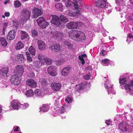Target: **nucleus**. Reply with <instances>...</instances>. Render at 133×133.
<instances>
[{
    "mask_svg": "<svg viewBox=\"0 0 133 133\" xmlns=\"http://www.w3.org/2000/svg\"><path fill=\"white\" fill-rule=\"evenodd\" d=\"M10 13L9 12H5V15L6 17H9L10 16Z\"/></svg>",
    "mask_w": 133,
    "mask_h": 133,
    "instance_id": "0e129e2a",
    "label": "nucleus"
},
{
    "mask_svg": "<svg viewBox=\"0 0 133 133\" xmlns=\"http://www.w3.org/2000/svg\"><path fill=\"white\" fill-rule=\"evenodd\" d=\"M9 69L8 67L2 68L0 69V74H2L3 76L5 77L7 76V74L9 71Z\"/></svg>",
    "mask_w": 133,
    "mask_h": 133,
    "instance_id": "5701e85b",
    "label": "nucleus"
},
{
    "mask_svg": "<svg viewBox=\"0 0 133 133\" xmlns=\"http://www.w3.org/2000/svg\"><path fill=\"white\" fill-rule=\"evenodd\" d=\"M41 62L38 61H36L34 62L33 65H31V66L33 69L37 68H38L41 67V65L42 64V63H41Z\"/></svg>",
    "mask_w": 133,
    "mask_h": 133,
    "instance_id": "b1692460",
    "label": "nucleus"
},
{
    "mask_svg": "<svg viewBox=\"0 0 133 133\" xmlns=\"http://www.w3.org/2000/svg\"><path fill=\"white\" fill-rule=\"evenodd\" d=\"M21 79L17 75H12L11 77V83L15 85H17L20 83Z\"/></svg>",
    "mask_w": 133,
    "mask_h": 133,
    "instance_id": "1a4fd4ad",
    "label": "nucleus"
},
{
    "mask_svg": "<svg viewBox=\"0 0 133 133\" xmlns=\"http://www.w3.org/2000/svg\"><path fill=\"white\" fill-rule=\"evenodd\" d=\"M44 63L45 62L46 65H50L51 64L52 60L49 58H45L44 59V61H43Z\"/></svg>",
    "mask_w": 133,
    "mask_h": 133,
    "instance_id": "72a5a7b5",
    "label": "nucleus"
},
{
    "mask_svg": "<svg viewBox=\"0 0 133 133\" xmlns=\"http://www.w3.org/2000/svg\"><path fill=\"white\" fill-rule=\"evenodd\" d=\"M105 123H106L107 125L108 126L109 125L111 124V121H110V120L106 121Z\"/></svg>",
    "mask_w": 133,
    "mask_h": 133,
    "instance_id": "e2e57ef3",
    "label": "nucleus"
},
{
    "mask_svg": "<svg viewBox=\"0 0 133 133\" xmlns=\"http://www.w3.org/2000/svg\"><path fill=\"white\" fill-rule=\"evenodd\" d=\"M86 87V84L84 83H82L80 84L77 85L75 88L77 91L79 92L80 91L85 89Z\"/></svg>",
    "mask_w": 133,
    "mask_h": 133,
    "instance_id": "aec40b11",
    "label": "nucleus"
},
{
    "mask_svg": "<svg viewBox=\"0 0 133 133\" xmlns=\"http://www.w3.org/2000/svg\"><path fill=\"white\" fill-rule=\"evenodd\" d=\"M14 5L16 8H18L21 5V3L19 1L17 0L15 1Z\"/></svg>",
    "mask_w": 133,
    "mask_h": 133,
    "instance_id": "3c124183",
    "label": "nucleus"
},
{
    "mask_svg": "<svg viewBox=\"0 0 133 133\" xmlns=\"http://www.w3.org/2000/svg\"><path fill=\"white\" fill-rule=\"evenodd\" d=\"M75 2V4L74 3V4H72V5H74V6L75 7V8L76 9V12H78V11H79V12L80 13V11L78 9H79V6L78 5V4H77V1H74Z\"/></svg>",
    "mask_w": 133,
    "mask_h": 133,
    "instance_id": "a18cd8bd",
    "label": "nucleus"
},
{
    "mask_svg": "<svg viewBox=\"0 0 133 133\" xmlns=\"http://www.w3.org/2000/svg\"><path fill=\"white\" fill-rule=\"evenodd\" d=\"M32 12L34 13L33 17L35 18H37L42 14V12L40 9L35 7L33 9Z\"/></svg>",
    "mask_w": 133,
    "mask_h": 133,
    "instance_id": "f8f14e48",
    "label": "nucleus"
},
{
    "mask_svg": "<svg viewBox=\"0 0 133 133\" xmlns=\"http://www.w3.org/2000/svg\"><path fill=\"white\" fill-rule=\"evenodd\" d=\"M125 121L127 123L123 121L119 124L118 128L125 133H130L131 130L129 128V125L133 123V118L130 117L128 119L127 118Z\"/></svg>",
    "mask_w": 133,
    "mask_h": 133,
    "instance_id": "f257e3e1",
    "label": "nucleus"
},
{
    "mask_svg": "<svg viewBox=\"0 0 133 133\" xmlns=\"http://www.w3.org/2000/svg\"><path fill=\"white\" fill-rule=\"evenodd\" d=\"M38 49L40 50H44L46 49V46L44 42L42 41L39 40L38 42Z\"/></svg>",
    "mask_w": 133,
    "mask_h": 133,
    "instance_id": "a211bd4d",
    "label": "nucleus"
},
{
    "mask_svg": "<svg viewBox=\"0 0 133 133\" xmlns=\"http://www.w3.org/2000/svg\"><path fill=\"white\" fill-rule=\"evenodd\" d=\"M107 8V9L108 10V13H109H109L111 12V10L112 9V7L111 6H109V5L107 4V6L105 8Z\"/></svg>",
    "mask_w": 133,
    "mask_h": 133,
    "instance_id": "5fc2aeb1",
    "label": "nucleus"
},
{
    "mask_svg": "<svg viewBox=\"0 0 133 133\" xmlns=\"http://www.w3.org/2000/svg\"><path fill=\"white\" fill-rule=\"evenodd\" d=\"M31 14V13L29 10L23 9L21 11V19L23 21L28 20L30 18Z\"/></svg>",
    "mask_w": 133,
    "mask_h": 133,
    "instance_id": "20e7f679",
    "label": "nucleus"
},
{
    "mask_svg": "<svg viewBox=\"0 0 133 133\" xmlns=\"http://www.w3.org/2000/svg\"><path fill=\"white\" fill-rule=\"evenodd\" d=\"M65 101L66 103L68 104L71 102L72 101V98L71 96V95L68 96L65 99Z\"/></svg>",
    "mask_w": 133,
    "mask_h": 133,
    "instance_id": "e433bc0d",
    "label": "nucleus"
},
{
    "mask_svg": "<svg viewBox=\"0 0 133 133\" xmlns=\"http://www.w3.org/2000/svg\"><path fill=\"white\" fill-rule=\"evenodd\" d=\"M28 76L31 78H33L35 76L34 73L31 71H29L27 73Z\"/></svg>",
    "mask_w": 133,
    "mask_h": 133,
    "instance_id": "09e8293b",
    "label": "nucleus"
},
{
    "mask_svg": "<svg viewBox=\"0 0 133 133\" xmlns=\"http://www.w3.org/2000/svg\"><path fill=\"white\" fill-rule=\"evenodd\" d=\"M66 107L65 106H64L62 107L60 111L61 113H64L65 111V110H66Z\"/></svg>",
    "mask_w": 133,
    "mask_h": 133,
    "instance_id": "4d7b16f0",
    "label": "nucleus"
},
{
    "mask_svg": "<svg viewBox=\"0 0 133 133\" xmlns=\"http://www.w3.org/2000/svg\"><path fill=\"white\" fill-rule=\"evenodd\" d=\"M41 111L43 112L47 111L49 109V107L48 104H43L42 106L40 108Z\"/></svg>",
    "mask_w": 133,
    "mask_h": 133,
    "instance_id": "393cba45",
    "label": "nucleus"
},
{
    "mask_svg": "<svg viewBox=\"0 0 133 133\" xmlns=\"http://www.w3.org/2000/svg\"><path fill=\"white\" fill-rule=\"evenodd\" d=\"M55 6L56 9L61 10L62 8V4L61 3H58L56 4Z\"/></svg>",
    "mask_w": 133,
    "mask_h": 133,
    "instance_id": "49530a36",
    "label": "nucleus"
},
{
    "mask_svg": "<svg viewBox=\"0 0 133 133\" xmlns=\"http://www.w3.org/2000/svg\"><path fill=\"white\" fill-rule=\"evenodd\" d=\"M68 35L70 37L76 41H80V40H84L85 39L84 33L79 31L71 30L69 32Z\"/></svg>",
    "mask_w": 133,
    "mask_h": 133,
    "instance_id": "f03ea898",
    "label": "nucleus"
},
{
    "mask_svg": "<svg viewBox=\"0 0 133 133\" xmlns=\"http://www.w3.org/2000/svg\"><path fill=\"white\" fill-rule=\"evenodd\" d=\"M52 19L51 21L52 24L57 26H59L61 25L59 17L56 15H52Z\"/></svg>",
    "mask_w": 133,
    "mask_h": 133,
    "instance_id": "6e6552de",
    "label": "nucleus"
},
{
    "mask_svg": "<svg viewBox=\"0 0 133 133\" xmlns=\"http://www.w3.org/2000/svg\"><path fill=\"white\" fill-rule=\"evenodd\" d=\"M51 36L54 38H58V39L60 40V41L62 42L69 49H72L73 47V45L69 41H66L64 39H63V34L60 32L58 31L52 32L51 33Z\"/></svg>",
    "mask_w": 133,
    "mask_h": 133,
    "instance_id": "7ed1b4c3",
    "label": "nucleus"
},
{
    "mask_svg": "<svg viewBox=\"0 0 133 133\" xmlns=\"http://www.w3.org/2000/svg\"><path fill=\"white\" fill-rule=\"evenodd\" d=\"M96 6L99 8H104L107 6L106 0H93Z\"/></svg>",
    "mask_w": 133,
    "mask_h": 133,
    "instance_id": "0eeeda50",
    "label": "nucleus"
},
{
    "mask_svg": "<svg viewBox=\"0 0 133 133\" xmlns=\"http://www.w3.org/2000/svg\"><path fill=\"white\" fill-rule=\"evenodd\" d=\"M110 62L109 59H103L102 61V63L104 66H107L110 63Z\"/></svg>",
    "mask_w": 133,
    "mask_h": 133,
    "instance_id": "473e14b6",
    "label": "nucleus"
},
{
    "mask_svg": "<svg viewBox=\"0 0 133 133\" xmlns=\"http://www.w3.org/2000/svg\"><path fill=\"white\" fill-rule=\"evenodd\" d=\"M71 69V67L70 66L65 67L61 71L62 75L64 76H67L69 73L70 69Z\"/></svg>",
    "mask_w": 133,
    "mask_h": 133,
    "instance_id": "4be33fe9",
    "label": "nucleus"
},
{
    "mask_svg": "<svg viewBox=\"0 0 133 133\" xmlns=\"http://www.w3.org/2000/svg\"><path fill=\"white\" fill-rule=\"evenodd\" d=\"M15 32L14 30H12L10 31L7 36L8 39L10 40L13 39L15 37Z\"/></svg>",
    "mask_w": 133,
    "mask_h": 133,
    "instance_id": "412c9836",
    "label": "nucleus"
},
{
    "mask_svg": "<svg viewBox=\"0 0 133 133\" xmlns=\"http://www.w3.org/2000/svg\"><path fill=\"white\" fill-rule=\"evenodd\" d=\"M25 54L26 56L27 62L28 63L32 62V59L31 57L30 53L27 51L25 52Z\"/></svg>",
    "mask_w": 133,
    "mask_h": 133,
    "instance_id": "7c9ffc66",
    "label": "nucleus"
},
{
    "mask_svg": "<svg viewBox=\"0 0 133 133\" xmlns=\"http://www.w3.org/2000/svg\"><path fill=\"white\" fill-rule=\"evenodd\" d=\"M79 11L77 12H72L69 10H68L66 11L65 13L69 16H71L74 17H78L79 16L81 15V13Z\"/></svg>",
    "mask_w": 133,
    "mask_h": 133,
    "instance_id": "f3484780",
    "label": "nucleus"
},
{
    "mask_svg": "<svg viewBox=\"0 0 133 133\" xmlns=\"http://www.w3.org/2000/svg\"><path fill=\"white\" fill-rule=\"evenodd\" d=\"M25 94L27 97H30L33 95L34 93L33 90H29L26 91Z\"/></svg>",
    "mask_w": 133,
    "mask_h": 133,
    "instance_id": "c9c22d12",
    "label": "nucleus"
},
{
    "mask_svg": "<svg viewBox=\"0 0 133 133\" xmlns=\"http://www.w3.org/2000/svg\"><path fill=\"white\" fill-rule=\"evenodd\" d=\"M38 59L41 62V63L44 64L43 61H44V59L45 58L43 55L42 54H39L38 56Z\"/></svg>",
    "mask_w": 133,
    "mask_h": 133,
    "instance_id": "4c0bfd02",
    "label": "nucleus"
},
{
    "mask_svg": "<svg viewBox=\"0 0 133 133\" xmlns=\"http://www.w3.org/2000/svg\"><path fill=\"white\" fill-rule=\"evenodd\" d=\"M9 24V22L8 21H6V22H4L3 23V34H5V31Z\"/></svg>",
    "mask_w": 133,
    "mask_h": 133,
    "instance_id": "a19ab883",
    "label": "nucleus"
},
{
    "mask_svg": "<svg viewBox=\"0 0 133 133\" xmlns=\"http://www.w3.org/2000/svg\"><path fill=\"white\" fill-rule=\"evenodd\" d=\"M17 58L18 61H21L22 62H24L25 61V58L24 57L23 55L19 54L17 56Z\"/></svg>",
    "mask_w": 133,
    "mask_h": 133,
    "instance_id": "58836bf2",
    "label": "nucleus"
},
{
    "mask_svg": "<svg viewBox=\"0 0 133 133\" xmlns=\"http://www.w3.org/2000/svg\"><path fill=\"white\" fill-rule=\"evenodd\" d=\"M32 36L34 37L36 36L37 35V32L34 30H32Z\"/></svg>",
    "mask_w": 133,
    "mask_h": 133,
    "instance_id": "6e6d98bb",
    "label": "nucleus"
},
{
    "mask_svg": "<svg viewBox=\"0 0 133 133\" xmlns=\"http://www.w3.org/2000/svg\"><path fill=\"white\" fill-rule=\"evenodd\" d=\"M44 21L43 17H40L37 20V21L38 25L40 26Z\"/></svg>",
    "mask_w": 133,
    "mask_h": 133,
    "instance_id": "37998d69",
    "label": "nucleus"
},
{
    "mask_svg": "<svg viewBox=\"0 0 133 133\" xmlns=\"http://www.w3.org/2000/svg\"><path fill=\"white\" fill-rule=\"evenodd\" d=\"M24 46V44L21 42H19L17 44L16 46V49L18 50L23 48Z\"/></svg>",
    "mask_w": 133,
    "mask_h": 133,
    "instance_id": "2f4dec72",
    "label": "nucleus"
},
{
    "mask_svg": "<svg viewBox=\"0 0 133 133\" xmlns=\"http://www.w3.org/2000/svg\"><path fill=\"white\" fill-rule=\"evenodd\" d=\"M20 103L16 100H13L11 102V106L14 109L18 110L20 108Z\"/></svg>",
    "mask_w": 133,
    "mask_h": 133,
    "instance_id": "ddd939ff",
    "label": "nucleus"
},
{
    "mask_svg": "<svg viewBox=\"0 0 133 133\" xmlns=\"http://www.w3.org/2000/svg\"><path fill=\"white\" fill-rule=\"evenodd\" d=\"M54 99L55 100V102H58V101L60 98L59 96L57 94H56L54 97Z\"/></svg>",
    "mask_w": 133,
    "mask_h": 133,
    "instance_id": "864d4df0",
    "label": "nucleus"
},
{
    "mask_svg": "<svg viewBox=\"0 0 133 133\" xmlns=\"http://www.w3.org/2000/svg\"><path fill=\"white\" fill-rule=\"evenodd\" d=\"M49 74L52 76H55L57 75L56 67L55 66H51L48 69Z\"/></svg>",
    "mask_w": 133,
    "mask_h": 133,
    "instance_id": "9d476101",
    "label": "nucleus"
},
{
    "mask_svg": "<svg viewBox=\"0 0 133 133\" xmlns=\"http://www.w3.org/2000/svg\"><path fill=\"white\" fill-rule=\"evenodd\" d=\"M86 56L85 54H82L78 56L79 60L81 61L82 65H84L85 63L83 58L86 57Z\"/></svg>",
    "mask_w": 133,
    "mask_h": 133,
    "instance_id": "c756f323",
    "label": "nucleus"
},
{
    "mask_svg": "<svg viewBox=\"0 0 133 133\" xmlns=\"http://www.w3.org/2000/svg\"><path fill=\"white\" fill-rule=\"evenodd\" d=\"M50 49L55 52H57L59 51L60 47L59 45L56 43H53L49 47Z\"/></svg>",
    "mask_w": 133,
    "mask_h": 133,
    "instance_id": "2eb2a0df",
    "label": "nucleus"
},
{
    "mask_svg": "<svg viewBox=\"0 0 133 133\" xmlns=\"http://www.w3.org/2000/svg\"><path fill=\"white\" fill-rule=\"evenodd\" d=\"M29 104L27 103H25L24 104H21L20 108L23 109H25L27 108L29 106Z\"/></svg>",
    "mask_w": 133,
    "mask_h": 133,
    "instance_id": "de8ad7c7",
    "label": "nucleus"
},
{
    "mask_svg": "<svg viewBox=\"0 0 133 133\" xmlns=\"http://www.w3.org/2000/svg\"><path fill=\"white\" fill-rule=\"evenodd\" d=\"M21 39L22 40H23L24 39L26 38L28 35V33L25 31H21Z\"/></svg>",
    "mask_w": 133,
    "mask_h": 133,
    "instance_id": "c85d7f7f",
    "label": "nucleus"
},
{
    "mask_svg": "<svg viewBox=\"0 0 133 133\" xmlns=\"http://www.w3.org/2000/svg\"><path fill=\"white\" fill-rule=\"evenodd\" d=\"M35 95L37 97L42 96L41 90L39 89L35 90Z\"/></svg>",
    "mask_w": 133,
    "mask_h": 133,
    "instance_id": "79ce46f5",
    "label": "nucleus"
},
{
    "mask_svg": "<svg viewBox=\"0 0 133 133\" xmlns=\"http://www.w3.org/2000/svg\"><path fill=\"white\" fill-rule=\"evenodd\" d=\"M51 87L52 89L54 91H57L61 88V84L59 83L53 82L51 84Z\"/></svg>",
    "mask_w": 133,
    "mask_h": 133,
    "instance_id": "4468645a",
    "label": "nucleus"
},
{
    "mask_svg": "<svg viewBox=\"0 0 133 133\" xmlns=\"http://www.w3.org/2000/svg\"><path fill=\"white\" fill-rule=\"evenodd\" d=\"M65 5L66 7H69L71 5H72V4H74V3L72 2L70 0H65Z\"/></svg>",
    "mask_w": 133,
    "mask_h": 133,
    "instance_id": "ea45409f",
    "label": "nucleus"
},
{
    "mask_svg": "<svg viewBox=\"0 0 133 133\" xmlns=\"http://www.w3.org/2000/svg\"><path fill=\"white\" fill-rule=\"evenodd\" d=\"M60 60L62 64L63 63L65 62V60L63 58H61Z\"/></svg>",
    "mask_w": 133,
    "mask_h": 133,
    "instance_id": "69168bd1",
    "label": "nucleus"
},
{
    "mask_svg": "<svg viewBox=\"0 0 133 133\" xmlns=\"http://www.w3.org/2000/svg\"><path fill=\"white\" fill-rule=\"evenodd\" d=\"M128 36L130 38H131L133 37V35L130 34H128Z\"/></svg>",
    "mask_w": 133,
    "mask_h": 133,
    "instance_id": "338daca9",
    "label": "nucleus"
},
{
    "mask_svg": "<svg viewBox=\"0 0 133 133\" xmlns=\"http://www.w3.org/2000/svg\"><path fill=\"white\" fill-rule=\"evenodd\" d=\"M29 51L31 54L34 56H35L36 55V50L32 46H31L28 49Z\"/></svg>",
    "mask_w": 133,
    "mask_h": 133,
    "instance_id": "f704fd0d",
    "label": "nucleus"
},
{
    "mask_svg": "<svg viewBox=\"0 0 133 133\" xmlns=\"http://www.w3.org/2000/svg\"><path fill=\"white\" fill-rule=\"evenodd\" d=\"M24 71V68L21 65L17 66L14 70V72L18 76H21L23 75Z\"/></svg>",
    "mask_w": 133,
    "mask_h": 133,
    "instance_id": "9b49d317",
    "label": "nucleus"
},
{
    "mask_svg": "<svg viewBox=\"0 0 133 133\" xmlns=\"http://www.w3.org/2000/svg\"><path fill=\"white\" fill-rule=\"evenodd\" d=\"M122 76H123L120 77L119 81L120 84L124 85L126 82L127 79L126 77L125 76H123V77H122Z\"/></svg>",
    "mask_w": 133,
    "mask_h": 133,
    "instance_id": "cd10ccee",
    "label": "nucleus"
},
{
    "mask_svg": "<svg viewBox=\"0 0 133 133\" xmlns=\"http://www.w3.org/2000/svg\"><path fill=\"white\" fill-rule=\"evenodd\" d=\"M19 127H16V128H15L14 130V131H18V129L19 128Z\"/></svg>",
    "mask_w": 133,
    "mask_h": 133,
    "instance_id": "774afa93",
    "label": "nucleus"
},
{
    "mask_svg": "<svg viewBox=\"0 0 133 133\" xmlns=\"http://www.w3.org/2000/svg\"><path fill=\"white\" fill-rule=\"evenodd\" d=\"M27 85L32 88H34L37 86L36 81L33 79H30L27 80L26 81Z\"/></svg>",
    "mask_w": 133,
    "mask_h": 133,
    "instance_id": "dca6fc26",
    "label": "nucleus"
},
{
    "mask_svg": "<svg viewBox=\"0 0 133 133\" xmlns=\"http://www.w3.org/2000/svg\"><path fill=\"white\" fill-rule=\"evenodd\" d=\"M124 87L127 93L133 95V81H131L128 84L126 83Z\"/></svg>",
    "mask_w": 133,
    "mask_h": 133,
    "instance_id": "423d86ee",
    "label": "nucleus"
},
{
    "mask_svg": "<svg viewBox=\"0 0 133 133\" xmlns=\"http://www.w3.org/2000/svg\"><path fill=\"white\" fill-rule=\"evenodd\" d=\"M40 82L41 84L43 85H45L48 83L47 81L44 79H42L40 80Z\"/></svg>",
    "mask_w": 133,
    "mask_h": 133,
    "instance_id": "8fccbe9b",
    "label": "nucleus"
},
{
    "mask_svg": "<svg viewBox=\"0 0 133 133\" xmlns=\"http://www.w3.org/2000/svg\"><path fill=\"white\" fill-rule=\"evenodd\" d=\"M49 24V23L48 22H46L44 20V21H43L42 23L40 26L41 28H44L48 26Z\"/></svg>",
    "mask_w": 133,
    "mask_h": 133,
    "instance_id": "c03bdc74",
    "label": "nucleus"
},
{
    "mask_svg": "<svg viewBox=\"0 0 133 133\" xmlns=\"http://www.w3.org/2000/svg\"><path fill=\"white\" fill-rule=\"evenodd\" d=\"M112 84H111L110 81L107 80L104 83V86L106 89H107L109 94L110 93L112 94H115V91L114 90L112 87Z\"/></svg>",
    "mask_w": 133,
    "mask_h": 133,
    "instance_id": "39448f33",
    "label": "nucleus"
},
{
    "mask_svg": "<svg viewBox=\"0 0 133 133\" xmlns=\"http://www.w3.org/2000/svg\"><path fill=\"white\" fill-rule=\"evenodd\" d=\"M59 17L60 19V22H61V25L63 24V23H65L68 21V19L64 15H61Z\"/></svg>",
    "mask_w": 133,
    "mask_h": 133,
    "instance_id": "bb28decb",
    "label": "nucleus"
},
{
    "mask_svg": "<svg viewBox=\"0 0 133 133\" xmlns=\"http://www.w3.org/2000/svg\"><path fill=\"white\" fill-rule=\"evenodd\" d=\"M107 53V51H105L104 50H102L101 52H100V55L104 56Z\"/></svg>",
    "mask_w": 133,
    "mask_h": 133,
    "instance_id": "13d9d810",
    "label": "nucleus"
},
{
    "mask_svg": "<svg viewBox=\"0 0 133 133\" xmlns=\"http://www.w3.org/2000/svg\"><path fill=\"white\" fill-rule=\"evenodd\" d=\"M77 23L73 22H71L66 25V26L68 28L70 29H76L77 28Z\"/></svg>",
    "mask_w": 133,
    "mask_h": 133,
    "instance_id": "6ab92c4d",
    "label": "nucleus"
},
{
    "mask_svg": "<svg viewBox=\"0 0 133 133\" xmlns=\"http://www.w3.org/2000/svg\"><path fill=\"white\" fill-rule=\"evenodd\" d=\"M124 8V6L122 5H120L119 7H117L116 8V9L117 11H121V9H122L123 8Z\"/></svg>",
    "mask_w": 133,
    "mask_h": 133,
    "instance_id": "603ef678",
    "label": "nucleus"
},
{
    "mask_svg": "<svg viewBox=\"0 0 133 133\" xmlns=\"http://www.w3.org/2000/svg\"><path fill=\"white\" fill-rule=\"evenodd\" d=\"M56 65L58 66L62 64L60 59L56 61Z\"/></svg>",
    "mask_w": 133,
    "mask_h": 133,
    "instance_id": "bf43d9fd",
    "label": "nucleus"
},
{
    "mask_svg": "<svg viewBox=\"0 0 133 133\" xmlns=\"http://www.w3.org/2000/svg\"><path fill=\"white\" fill-rule=\"evenodd\" d=\"M0 43L4 47H5L7 45V42L6 40L3 37L0 38Z\"/></svg>",
    "mask_w": 133,
    "mask_h": 133,
    "instance_id": "a878e982",
    "label": "nucleus"
},
{
    "mask_svg": "<svg viewBox=\"0 0 133 133\" xmlns=\"http://www.w3.org/2000/svg\"><path fill=\"white\" fill-rule=\"evenodd\" d=\"M79 17V18L81 20L84 21L85 19V17L84 16L82 15L81 14L80 16H79L78 17Z\"/></svg>",
    "mask_w": 133,
    "mask_h": 133,
    "instance_id": "052dcab7",
    "label": "nucleus"
},
{
    "mask_svg": "<svg viewBox=\"0 0 133 133\" xmlns=\"http://www.w3.org/2000/svg\"><path fill=\"white\" fill-rule=\"evenodd\" d=\"M90 76L89 75H85L84 76V78L86 80H88L90 78Z\"/></svg>",
    "mask_w": 133,
    "mask_h": 133,
    "instance_id": "680f3d73",
    "label": "nucleus"
}]
</instances>
